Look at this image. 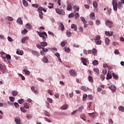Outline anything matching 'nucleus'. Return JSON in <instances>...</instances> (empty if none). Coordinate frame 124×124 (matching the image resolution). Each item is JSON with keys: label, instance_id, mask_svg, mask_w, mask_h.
<instances>
[{"label": "nucleus", "instance_id": "obj_1", "mask_svg": "<svg viewBox=\"0 0 124 124\" xmlns=\"http://www.w3.org/2000/svg\"><path fill=\"white\" fill-rule=\"evenodd\" d=\"M112 5L115 11H117L118 8L121 9L123 8V4L121 2H117V0H112Z\"/></svg>", "mask_w": 124, "mask_h": 124}, {"label": "nucleus", "instance_id": "obj_2", "mask_svg": "<svg viewBox=\"0 0 124 124\" xmlns=\"http://www.w3.org/2000/svg\"><path fill=\"white\" fill-rule=\"evenodd\" d=\"M37 32L40 37L43 38V41H46V38H48V35H47L46 32H39L37 31Z\"/></svg>", "mask_w": 124, "mask_h": 124}, {"label": "nucleus", "instance_id": "obj_3", "mask_svg": "<svg viewBox=\"0 0 124 124\" xmlns=\"http://www.w3.org/2000/svg\"><path fill=\"white\" fill-rule=\"evenodd\" d=\"M100 36L97 35L94 40V42L96 45H101V40H100Z\"/></svg>", "mask_w": 124, "mask_h": 124}, {"label": "nucleus", "instance_id": "obj_4", "mask_svg": "<svg viewBox=\"0 0 124 124\" xmlns=\"http://www.w3.org/2000/svg\"><path fill=\"white\" fill-rule=\"evenodd\" d=\"M55 11L56 13H58V14H59L60 15H61V14L63 16L65 15V13L64 12V11L62 9H60L59 8H57V9H55Z\"/></svg>", "mask_w": 124, "mask_h": 124}, {"label": "nucleus", "instance_id": "obj_5", "mask_svg": "<svg viewBox=\"0 0 124 124\" xmlns=\"http://www.w3.org/2000/svg\"><path fill=\"white\" fill-rule=\"evenodd\" d=\"M105 24L106 25V26H107L108 27V28H112V27H113V22L109 20H107Z\"/></svg>", "mask_w": 124, "mask_h": 124}, {"label": "nucleus", "instance_id": "obj_6", "mask_svg": "<svg viewBox=\"0 0 124 124\" xmlns=\"http://www.w3.org/2000/svg\"><path fill=\"white\" fill-rule=\"evenodd\" d=\"M0 71L3 73H4V72L6 71V67H5V65L0 64Z\"/></svg>", "mask_w": 124, "mask_h": 124}, {"label": "nucleus", "instance_id": "obj_7", "mask_svg": "<svg viewBox=\"0 0 124 124\" xmlns=\"http://www.w3.org/2000/svg\"><path fill=\"white\" fill-rule=\"evenodd\" d=\"M69 73L72 76H73L74 77L77 76V73L75 72V70L73 69L70 70Z\"/></svg>", "mask_w": 124, "mask_h": 124}, {"label": "nucleus", "instance_id": "obj_8", "mask_svg": "<svg viewBox=\"0 0 124 124\" xmlns=\"http://www.w3.org/2000/svg\"><path fill=\"white\" fill-rule=\"evenodd\" d=\"M113 33H114V32L113 31H111L110 33V31H106L105 34V35H107V36H112Z\"/></svg>", "mask_w": 124, "mask_h": 124}, {"label": "nucleus", "instance_id": "obj_9", "mask_svg": "<svg viewBox=\"0 0 124 124\" xmlns=\"http://www.w3.org/2000/svg\"><path fill=\"white\" fill-rule=\"evenodd\" d=\"M29 39H30L29 36L24 37L21 39V43L24 44L26 43V40H29Z\"/></svg>", "mask_w": 124, "mask_h": 124}, {"label": "nucleus", "instance_id": "obj_10", "mask_svg": "<svg viewBox=\"0 0 124 124\" xmlns=\"http://www.w3.org/2000/svg\"><path fill=\"white\" fill-rule=\"evenodd\" d=\"M106 79L107 80H110V79H112V75H111V73L109 71L108 72Z\"/></svg>", "mask_w": 124, "mask_h": 124}, {"label": "nucleus", "instance_id": "obj_11", "mask_svg": "<svg viewBox=\"0 0 124 124\" xmlns=\"http://www.w3.org/2000/svg\"><path fill=\"white\" fill-rule=\"evenodd\" d=\"M31 53H32V55H33L34 56H36L37 57H39V56H40L39 52H38L37 51H36L34 50H32Z\"/></svg>", "mask_w": 124, "mask_h": 124}, {"label": "nucleus", "instance_id": "obj_12", "mask_svg": "<svg viewBox=\"0 0 124 124\" xmlns=\"http://www.w3.org/2000/svg\"><path fill=\"white\" fill-rule=\"evenodd\" d=\"M109 90H111L113 93H114L116 91V88L115 87V85H111L108 87Z\"/></svg>", "mask_w": 124, "mask_h": 124}, {"label": "nucleus", "instance_id": "obj_13", "mask_svg": "<svg viewBox=\"0 0 124 124\" xmlns=\"http://www.w3.org/2000/svg\"><path fill=\"white\" fill-rule=\"evenodd\" d=\"M81 61L83 63V64H84V65H87V62H88V61L87 59H86V58H81Z\"/></svg>", "mask_w": 124, "mask_h": 124}, {"label": "nucleus", "instance_id": "obj_14", "mask_svg": "<svg viewBox=\"0 0 124 124\" xmlns=\"http://www.w3.org/2000/svg\"><path fill=\"white\" fill-rule=\"evenodd\" d=\"M22 3L25 7H28L29 6V3H28V1L26 0H23Z\"/></svg>", "mask_w": 124, "mask_h": 124}, {"label": "nucleus", "instance_id": "obj_15", "mask_svg": "<svg viewBox=\"0 0 124 124\" xmlns=\"http://www.w3.org/2000/svg\"><path fill=\"white\" fill-rule=\"evenodd\" d=\"M67 108H68V105L65 104L61 108V110H66Z\"/></svg>", "mask_w": 124, "mask_h": 124}, {"label": "nucleus", "instance_id": "obj_16", "mask_svg": "<svg viewBox=\"0 0 124 124\" xmlns=\"http://www.w3.org/2000/svg\"><path fill=\"white\" fill-rule=\"evenodd\" d=\"M67 10L68 11H71V10H72V6H71V4H68L67 6Z\"/></svg>", "mask_w": 124, "mask_h": 124}, {"label": "nucleus", "instance_id": "obj_17", "mask_svg": "<svg viewBox=\"0 0 124 124\" xmlns=\"http://www.w3.org/2000/svg\"><path fill=\"white\" fill-rule=\"evenodd\" d=\"M23 71L25 72L26 75H31V72L30 71L28 70L27 69H24Z\"/></svg>", "mask_w": 124, "mask_h": 124}, {"label": "nucleus", "instance_id": "obj_18", "mask_svg": "<svg viewBox=\"0 0 124 124\" xmlns=\"http://www.w3.org/2000/svg\"><path fill=\"white\" fill-rule=\"evenodd\" d=\"M17 55H20V56H23L24 55V51L23 50H17L16 52Z\"/></svg>", "mask_w": 124, "mask_h": 124}, {"label": "nucleus", "instance_id": "obj_19", "mask_svg": "<svg viewBox=\"0 0 124 124\" xmlns=\"http://www.w3.org/2000/svg\"><path fill=\"white\" fill-rule=\"evenodd\" d=\"M31 90L32 91V92L33 93H38V91H37V90H35V89L34 88V87L32 86L31 87Z\"/></svg>", "mask_w": 124, "mask_h": 124}, {"label": "nucleus", "instance_id": "obj_20", "mask_svg": "<svg viewBox=\"0 0 124 124\" xmlns=\"http://www.w3.org/2000/svg\"><path fill=\"white\" fill-rule=\"evenodd\" d=\"M26 28L28 30H32V26L31 25V24H29V23H27L26 25Z\"/></svg>", "mask_w": 124, "mask_h": 124}, {"label": "nucleus", "instance_id": "obj_21", "mask_svg": "<svg viewBox=\"0 0 124 124\" xmlns=\"http://www.w3.org/2000/svg\"><path fill=\"white\" fill-rule=\"evenodd\" d=\"M15 122H16V124H21L20 122H21L20 119H18L17 118H15Z\"/></svg>", "mask_w": 124, "mask_h": 124}, {"label": "nucleus", "instance_id": "obj_22", "mask_svg": "<svg viewBox=\"0 0 124 124\" xmlns=\"http://www.w3.org/2000/svg\"><path fill=\"white\" fill-rule=\"evenodd\" d=\"M41 46H42V47H46L48 45V44H47L46 42H43L40 43Z\"/></svg>", "mask_w": 124, "mask_h": 124}, {"label": "nucleus", "instance_id": "obj_23", "mask_svg": "<svg viewBox=\"0 0 124 124\" xmlns=\"http://www.w3.org/2000/svg\"><path fill=\"white\" fill-rule=\"evenodd\" d=\"M16 23H18V24H20V25H22L23 24V20H22V19L19 17L16 20Z\"/></svg>", "mask_w": 124, "mask_h": 124}, {"label": "nucleus", "instance_id": "obj_24", "mask_svg": "<svg viewBox=\"0 0 124 124\" xmlns=\"http://www.w3.org/2000/svg\"><path fill=\"white\" fill-rule=\"evenodd\" d=\"M88 80L90 83H93V78L92 76H89L88 77Z\"/></svg>", "mask_w": 124, "mask_h": 124}, {"label": "nucleus", "instance_id": "obj_25", "mask_svg": "<svg viewBox=\"0 0 124 124\" xmlns=\"http://www.w3.org/2000/svg\"><path fill=\"white\" fill-rule=\"evenodd\" d=\"M93 71L96 72L97 75H99V69H98V68H94L93 69Z\"/></svg>", "mask_w": 124, "mask_h": 124}, {"label": "nucleus", "instance_id": "obj_26", "mask_svg": "<svg viewBox=\"0 0 124 124\" xmlns=\"http://www.w3.org/2000/svg\"><path fill=\"white\" fill-rule=\"evenodd\" d=\"M71 29H74V30L75 31H77V26H76L75 24H73L71 25Z\"/></svg>", "mask_w": 124, "mask_h": 124}, {"label": "nucleus", "instance_id": "obj_27", "mask_svg": "<svg viewBox=\"0 0 124 124\" xmlns=\"http://www.w3.org/2000/svg\"><path fill=\"white\" fill-rule=\"evenodd\" d=\"M94 114H95V112H92V113H89L88 115H89V116L90 117H91V118H93H93H95V115H94Z\"/></svg>", "mask_w": 124, "mask_h": 124}, {"label": "nucleus", "instance_id": "obj_28", "mask_svg": "<svg viewBox=\"0 0 124 124\" xmlns=\"http://www.w3.org/2000/svg\"><path fill=\"white\" fill-rule=\"evenodd\" d=\"M112 76L113 77V78L115 80H118V79H119V77H118V76H117V75L115 74V73H112Z\"/></svg>", "mask_w": 124, "mask_h": 124}, {"label": "nucleus", "instance_id": "obj_29", "mask_svg": "<svg viewBox=\"0 0 124 124\" xmlns=\"http://www.w3.org/2000/svg\"><path fill=\"white\" fill-rule=\"evenodd\" d=\"M105 42L106 45H109V44L110 43V39L108 38H107L105 39Z\"/></svg>", "mask_w": 124, "mask_h": 124}, {"label": "nucleus", "instance_id": "obj_30", "mask_svg": "<svg viewBox=\"0 0 124 124\" xmlns=\"http://www.w3.org/2000/svg\"><path fill=\"white\" fill-rule=\"evenodd\" d=\"M59 27H60L61 31H63L64 30V25L62 23H60Z\"/></svg>", "mask_w": 124, "mask_h": 124}, {"label": "nucleus", "instance_id": "obj_31", "mask_svg": "<svg viewBox=\"0 0 124 124\" xmlns=\"http://www.w3.org/2000/svg\"><path fill=\"white\" fill-rule=\"evenodd\" d=\"M79 17H80V15L79 14V13H77L75 14V20H77L78 19H79Z\"/></svg>", "mask_w": 124, "mask_h": 124}, {"label": "nucleus", "instance_id": "obj_32", "mask_svg": "<svg viewBox=\"0 0 124 124\" xmlns=\"http://www.w3.org/2000/svg\"><path fill=\"white\" fill-rule=\"evenodd\" d=\"M97 53V50H96V49L95 48H93L92 50V54H93L94 56H95Z\"/></svg>", "mask_w": 124, "mask_h": 124}, {"label": "nucleus", "instance_id": "obj_33", "mask_svg": "<svg viewBox=\"0 0 124 124\" xmlns=\"http://www.w3.org/2000/svg\"><path fill=\"white\" fill-rule=\"evenodd\" d=\"M43 62H44L47 63V62H48V58H47V57H44L43 58Z\"/></svg>", "mask_w": 124, "mask_h": 124}, {"label": "nucleus", "instance_id": "obj_34", "mask_svg": "<svg viewBox=\"0 0 124 124\" xmlns=\"http://www.w3.org/2000/svg\"><path fill=\"white\" fill-rule=\"evenodd\" d=\"M24 107V108H26V109H29V108H30V104H28L27 103H25Z\"/></svg>", "mask_w": 124, "mask_h": 124}, {"label": "nucleus", "instance_id": "obj_35", "mask_svg": "<svg viewBox=\"0 0 124 124\" xmlns=\"http://www.w3.org/2000/svg\"><path fill=\"white\" fill-rule=\"evenodd\" d=\"M73 9L76 10L74 12H76V11H79V7H78L77 5H74L73 6Z\"/></svg>", "mask_w": 124, "mask_h": 124}, {"label": "nucleus", "instance_id": "obj_36", "mask_svg": "<svg viewBox=\"0 0 124 124\" xmlns=\"http://www.w3.org/2000/svg\"><path fill=\"white\" fill-rule=\"evenodd\" d=\"M93 6L94 8H97V2L94 1L93 2Z\"/></svg>", "mask_w": 124, "mask_h": 124}, {"label": "nucleus", "instance_id": "obj_37", "mask_svg": "<svg viewBox=\"0 0 124 124\" xmlns=\"http://www.w3.org/2000/svg\"><path fill=\"white\" fill-rule=\"evenodd\" d=\"M6 19L10 22H12V21H13V18L11 16H8L6 17Z\"/></svg>", "mask_w": 124, "mask_h": 124}, {"label": "nucleus", "instance_id": "obj_38", "mask_svg": "<svg viewBox=\"0 0 124 124\" xmlns=\"http://www.w3.org/2000/svg\"><path fill=\"white\" fill-rule=\"evenodd\" d=\"M12 94L13 95V96H16L17 94H18V92L17 91H13Z\"/></svg>", "mask_w": 124, "mask_h": 124}, {"label": "nucleus", "instance_id": "obj_39", "mask_svg": "<svg viewBox=\"0 0 124 124\" xmlns=\"http://www.w3.org/2000/svg\"><path fill=\"white\" fill-rule=\"evenodd\" d=\"M26 118L28 120H31V119L32 118V116L31 115V114H27L26 115Z\"/></svg>", "mask_w": 124, "mask_h": 124}, {"label": "nucleus", "instance_id": "obj_40", "mask_svg": "<svg viewBox=\"0 0 124 124\" xmlns=\"http://www.w3.org/2000/svg\"><path fill=\"white\" fill-rule=\"evenodd\" d=\"M39 15L40 19H42L43 18V13L42 12H39Z\"/></svg>", "mask_w": 124, "mask_h": 124}, {"label": "nucleus", "instance_id": "obj_41", "mask_svg": "<svg viewBox=\"0 0 124 124\" xmlns=\"http://www.w3.org/2000/svg\"><path fill=\"white\" fill-rule=\"evenodd\" d=\"M93 65H97V64H98V61L97 60H94L93 62Z\"/></svg>", "mask_w": 124, "mask_h": 124}, {"label": "nucleus", "instance_id": "obj_42", "mask_svg": "<svg viewBox=\"0 0 124 124\" xmlns=\"http://www.w3.org/2000/svg\"><path fill=\"white\" fill-rule=\"evenodd\" d=\"M80 118L82 120H83V121H86V115H85V114H82L80 116Z\"/></svg>", "mask_w": 124, "mask_h": 124}, {"label": "nucleus", "instance_id": "obj_43", "mask_svg": "<svg viewBox=\"0 0 124 124\" xmlns=\"http://www.w3.org/2000/svg\"><path fill=\"white\" fill-rule=\"evenodd\" d=\"M80 20L83 22V24H85V23H87V21H86V19L84 17H80Z\"/></svg>", "mask_w": 124, "mask_h": 124}, {"label": "nucleus", "instance_id": "obj_44", "mask_svg": "<svg viewBox=\"0 0 124 124\" xmlns=\"http://www.w3.org/2000/svg\"><path fill=\"white\" fill-rule=\"evenodd\" d=\"M119 111H122V112H124V108L123 106H119Z\"/></svg>", "mask_w": 124, "mask_h": 124}, {"label": "nucleus", "instance_id": "obj_45", "mask_svg": "<svg viewBox=\"0 0 124 124\" xmlns=\"http://www.w3.org/2000/svg\"><path fill=\"white\" fill-rule=\"evenodd\" d=\"M90 18L92 19V20H93L94 19V13H92L90 16Z\"/></svg>", "mask_w": 124, "mask_h": 124}, {"label": "nucleus", "instance_id": "obj_46", "mask_svg": "<svg viewBox=\"0 0 124 124\" xmlns=\"http://www.w3.org/2000/svg\"><path fill=\"white\" fill-rule=\"evenodd\" d=\"M18 103L19 104H22L24 103V99H20L18 100Z\"/></svg>", "mask_w": 124, "mask_h": 124}, {"label": "nucleus", "instance_id": "obj_47", "mask_svg": "<svg viewBox=\"0 0 124 124\" xmlns=\"http://www.w3.org/2000/svg\"><path fill=\"white\" fill-rule=\"evenodd\" d=\"M74 16H75V14H74V13H72L68 15L69 18H73V17H74Z\"/></svg>", "mask_w": 124, "mask_h": 124}, {"label": "nucleus", "instance_id": "obj_48", "mask_svg": "<svg viewBox=\"0 0 124 124\" xmlns=\"http://www.w3.org/2000/svg\"><path fill=\"white\" fill-rule=\"evenodd\" d=\"M88 97V95H87L86 94H84L83 95V101H86V98H87Z\"/></svg>", "mask_w": 124, "mask_h": 124}, {"label": "nucleus", "instance_id": "obj_49", "mask_svg": "<svg viewBox=\"0 0 124 124\" xmlns=\"http://www.w3.org/2000/svg\"><path fill=\"white\" fill-rule=\"evenodd\" d=\"M20 110L21 112H23V113H26V112H27V110H26V109L23 107H20Z\"/></svg>", "mask_w": 124, "mask_h": 124}, {"label": "nucleus", "instance_id": "obj_50", "mask_svg": "<svg viewBox=\"0 0 124 124\" xmlns=\"http://www.w3.org/2000/svg\"><path fill=\"white\" fill-rule=\"evenodd\" d=\"M100 79L102 81H104V79H105V76H104V75H101Z\"/></svg>", "mask_w": 124, "mask_h": 124}, {"label": "nucleus", "instance_id": "obj_51", "mask_svg": "<svg viewBox=\"0 0 124 124\" xmlns=\"http://www.w3.org/2000/svg\"><path fill=\"white\" fill-rule=\"evenodd\" d=\"M9 99L11 102H14L15 100V98H14V97H9Z\"/></svg>", "mask_w": 124, "mask_h": 124}, {"label": "nucleus", "instance_id": "obj_52", "mask_svg": "<svg viewBox=\"0 0 124 124\" xmlns=\"http://www.w3.org/2000/svg\"><path fill=\"white\" fill-rule=\"evenodd\" d=\"M27 32H28V31L27 30V29H24V30H23L21 31V33L22 34H26V33H27Z\"/></svg>", "mask_w": 124, "mask_h": 124}, {"label": "nucleus", "instance_id": "obj_53", "mask_svg": "<svg viewBox=\"0 0 124 124\" xmlns=\"http://www.w3.org/2000/svg\"><path fill=\"white\" fill-rule=\"evenodd\" d=\"M44 114L45 115H46V116H47V117H50V113L48 111L45 110L44 112Z\"/></svg>", "mask_w": 124, "mask_h": 124}, {"label": "nucleus", "instance_id": "obj_54", "mask_svg": "<svg viewBox=\"0 0 124 124\" xmlns=\"http://www.w3.org/2000/svg\"><path fill=\"white\" fill-rule=\"evenodd\" d=\"M18 76H19V77L21 78L22 80H25L26 79V78H25V77L23 76V75L19 74L18 75Z\"/></svg>", "mask_w": 124, "mask_h": 124}, {"label": "nucleus", "instance_id": "obj_55", "mask_svg": "<svg viewBox=\"0 0 124 124\" xmlns=\"http://www.w3.org/2000/svg\"><path fill=\"white\" fill-rule=\"evenodd\" d=\"M42 10H43V7H39L38 9V12H42Z\"/></svg>", "mask_w": 124, "mask_h": 124}, {"label": "nucleus", "instance_id": "obj_56", "mask_svg": "<svg viewBox=\"0 0 124 124\" xmlns=\"http://www.w3.org/2000/svg\"><path fill=\"white\" fill-rule=\"evenodd\" d=\"M48 8H53L54 7V4L49 3V6H48Z\"/></svg>", "mask_w": 124, "mask_h": 124}, {"label": "nucleus", "instance_id": "obj_57", "mask_svg": "<svg viewBox=\"0 0 124 124\" xmlns=\"http://www.w3.org/2000/svg\"><path fill=\"white\" fill-rule=\"evenodd\" d=\"M14 106H15L16 108H19V104H18V103H14Z\"/></svg>", "mask_w": 124, "mask_h": 124}, {"label": "nucleus", "instance_id": "obj_58", "mask_svg": "<svg viewBox=\"0 0 124 124\" xmlns=\"http://www.w3.org/2000/svg\"><path fill=\"white\" fill-rule=\"evenodd\" d=\"M102 73L103 74H104V75H106V74H107V70L106 69L103 70Z\"/></svg>", "mask_w": 124, "mask_h": 124}, {"label": "nucleus", "instance_id": "obj_59", "mask_svg": "<svg viewBox=\"0 0 124 124\" xmlns=\"http://www.w3.org/2000/svg\"><path fill=\"white\" fill-rule=\"evenodd\" d=\"M66 34L68 35V37H70V36H71L72 33L70 31H67Z\"/></svg>", "mask_w": 124, "mask_h": 124}, {"label": "nucleus", "instance_id": "obj_60", "mask_svg": "<svg viewBox=\"0 0 124 124\" xmlns=\"http://www.w3.org/2000/svg\"><path fill=\"white\" fill-rule=\"evenodd\" d=\"M83 109H84V107L81 106L78 108V111H79V112H82V111H83Z\"/></svg>", "mask_w": 124, "mask_h": 124}, {"label": "nucleus", "instance_id": "obj_61", "mask_svg": "<svg viewBox=\"0 0 124 124\" xmlns=\"http://www.w3.org/2000/svg\"><path fill=\"white\" fill-rule=\"evenodd\" d=\"M8 40L10 42H12V41H13V39H12V38H11V37L10 36L8 37Z\"/></svg>", "mask_w": 124, "mask_h": 124}, {"label": "nucleus", "instance_id": "obj_62", "mask_svg": "<svg viewBox=\"0 0 124 124\" xmlns=\"http://www.w3.org/2000/svg\"><path fill=\"white\" fill-rule=\"evenodd\" d=\"M32 6H33V7H35V8H38L39 5L36 4H32Z\"/></svg>", "mask_w": 124, "mask_h": 124}, {"label": "nucleus", "instance_id": "obj_63", "mask_svg": "<svg viewBox=\"0 0 124 124\" xmlns=\"http://www.w3.org/2000/svg\"><path fill=\"white\" fill-rule=\"evenodd\" d=\"M55 56H56V57H57L58 59H60V54L58 52H56L55 54Z\"/></svg>", "mask_w": 124, "mask_h": 124}, {"label": "nucleus", "instance_id": "obj_64", "mask_svg": "<svg viewBox=\"0 0 124 124\" xmlns=\"http://www.w3.org/2000/svg\"><path fill=\"white\" fill-rule=\"evenodd\" d=\"M42 49H43V51L45 52H48V51H49V50H48V49L45 48L44 47H42Z\"/></svg>", "mask_w": 124, "mask_h": 124}]
</instances>
